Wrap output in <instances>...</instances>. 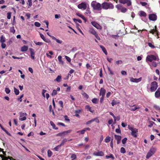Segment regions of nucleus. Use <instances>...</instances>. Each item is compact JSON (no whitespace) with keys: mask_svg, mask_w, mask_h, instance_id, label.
I'll list each match as a JSON object with an SVG mask.
<instances>
[{"mask_svg":"<svg viewBox=\"0 0 160 160\" xmlns=\"http://www.w3.org/2000/svg\"><path fill=\"white\" fill-rule=\"evenodd\" d=\"M65 58L67 61L69 62H70L71 61V59L68 56H65Z\"/></svg>","mask_w":160,"mask_h":160,"instance_id":"obj_57","label":"nucleus"},{"mask_svg":"<svg viewBox=\"0 0 160 160\" xmlns=\"http://www.w3.org/2000/svg\"><path fill=\"white\" fill-rule=\"evenodd\" d=\"M82 95L84 97L86 98H88V95L85 92H84L82 94Z\"/></svg>","mask_w":160,"mask_h":160,"instance_id":"obj_64","label":"nucleus"},{"mask_svg":"<svg viewBox=\"0 0 160 160\" xmlns=\"http://www.w3.org/2000/svg\"><path fill=\"white\" fill-rule=\"evenodd\" d=\"M85 130L83 129L81 131H78L77 132V133H80L81 134H83L85 133Z\"/></svg>","mask_w":160,"mask_h":160,"instance_id":"obj_58","label":"nucleus"},{"mask_svg":"<svg viewBox=\"0 0 160 160\" xmlns=\"http://www.w3.org/2000/svg\"><path fill=\"white\" fill-rule=\"evenodd\" d=\"M80 53H76L74 55L73 57V59H75L76 58H80Z\"/></svg>","mask_w":160,"mask_h":160,"instance_id":"obj_44","label":"nucleus"},{"mask_svg":"<svg viewBox=\"0 0 160 160\" xmlns=\"http://www.w3.org/2000/svg\"><path fill=\"white\" fill-rule=\"evenodd\" d=\"M148 44L149 46L152 48H155V47L153 44H152V43L148 42Z\"/></svg>","mask_w":160,"mask_h":160,"instance_id":"obj_49","label":"nucleus"},{"mask_svg":"<svg viewBox=\"0 0 160 160\" xmlns=\"http://www.w3.org/2000/svg\"><path fill=\"white\" fill-rule=\"evenodd\" d=\"M152 66L153 67H156L157 66V63L155 62H153L152 64Z\"/></svg>","mask_w":160,"mask_h":160,"instance_id":"obj_63","label":"nucleus"},{"mask_svg":"<svg viewBox=\"0 0 160 160\" xmlns=\"http://www.w3.org/2000/svg\"><path fill=\"white\" fill-rule=\"evenodd\" d=\"M57 94V92L56 90L54 89L53 90L52 92L51 95L52 96H55Z\"/></svg>","mask_w":160,"mask_h":160,"instance_id":"obj_50","label":"nucleus"},{"mask_svg":"<svg viewBox=\"0 0 160 160\" xmlns=\"http://www.w3.org/2000/svg\"><path fill=\"white\" fill-rule=\"evenodd\" d=\"M29 50L30 52L31 58L33 60H34L35 59V52L34 50L32 48H30Z\"/></svg>","mask_w":160,"mask_h":160,"instance_id":"obj_10","label":"nucleus"},{"mask_svg":"<svg viewBox=\"0 0 160 160\" xmlns=\"http://www.w3.org/2000/svg\"><path fill=\"white\" fill-rule=\"evenodd\" d=\"M94 121V120H93V119H92L90 120H89V121H88L86 122V124L87 125L90 124Z\"/></svg>","mask_w":160,"mask_h":160,"instance_id":"obj_62","label":"nucleus"},{"mask_svg":"<svg viewBox=\"0 0 160 160\" xmlns=\"http://www.w3.org/2000/svg\"><path fill=\"white\" fill-rule=\"evenodd\" d=\"M142 80V78H131L130 81L131 82H134L138 83L140 82Z\"/></svg>","mask_w":160,"mask_h":160,"instance_id":"obj_14","label":"nucleus"},{"mask_svg":"<svg viewBox=\"0 0 160 160\" xmlns=\"http://www.w3.org/2000/svg\"><path fill=\"white\" fill-rule=\"evenodd\" d=\"M1 46L2 48L3 49L5 48L6 47V44L4 42L1 43Z\"/></svg>","mask_w":160,"mask_h":160,"instance_id":"obj_61","label":"nucleus"},{"mask_svg":"<svg viewBox=\"0 0 160 160\" xmlns=\"http://www.w3.org/2000/svg\"><path fill=\"white\" fill-rule=\"evenodd\" d=\"M50 124L52 126V128L56 130H57L58 129V128H56L55 125L54 124V122L52 121L50 122Z\"/></svg>","mask_w":160,"mask_h":160,"instance_id":"obj_34","label":"nucleus"},{"mask_svg":"<svg viewBox=\"0 0 160 160\" xmlns=\"http://www.w3.org/2000/svg\"><path fill=\"white\" fill-rule=\"evenodd\" d=\"M128 140V139L127 138H124L122 140V144H124L126 143V141H127Z\"/></svg>","mask_w":160,"mask_h":160,"instance_id":"obj_51","label":"nucleus"},{"mask_svg":"<svg viewBox=\"0 0 160 160\" xmlns=\"http://www.w3.org/2000/svg\"><path fill=\"white\" fill-rule=\"evenodd\" d=\"M119 1L120 3L122 4L127 3L128 6L131 5V2L130 0H119Z\"/></svg>","mask_w":160,"mask_h":160,"instance_id":"obj_12","label":"nucleus"},{"mask_svg":"<svg viewBox=\"0 0 160 160\" xmlns=\"http://www.w3.org/2000/svg\"><path fill=\"white\" fill-rule=\"evenodd\" d=\"M85 108L91 112L93 113L94 112V110L92 109V108L90 107L89 105H86L85 107Z\"/></svg>","mask_w":160,"mask_h":160,"instance_id":"obj_27","label":"nucleus"},{"mask_svg":"<svg viewBox=\"0 0 160 160\" xmlns=\"http://www.w3.org/2000/svg\"><path fill=\"white\" fill-rule=\"evenodd\" d=\"M139 15L141 17H146L147 16L146 13L142 11L139 12L138 13Z\"/></svg>","mask_w":160,"mask_h":160,"instance_id":"obj_21","label":"nucleus"},{"mask_svg":"<svg viewBox=\"0 0 160 160\" xmlns=\"http://www.w3.org/2000/svg\"><path fill=\"white\" fill-rule=\"evenodd\" d=\"M76 15L77 16L79 17H80L81 18L83 16L82 14H81V13H80L79 12L77 13H76Z\"/></svg>","mask_w":160,"mask_h":160,"instance_id":"obj_60","label":"nucleus"},{"mask_svg":"<svg viewBox=\"0 0 160 160\" xmlns=\"http://www.w3.org/2000/svg\"><path fill=\"white\" fill-rule=\"evenodd\" d=\"M5 91L7 94H9L10 92V90L8 88H6L5 89Z\"/></svg>","mask_w":160,"mask_h":160,"instance_id":"obj_55","label":"nucleus"},{"mask_svg":"<svg viewBox=\"0 0 160 160\" xmlns=\"http://www.w3.org/2000/svg\"><path fill=\"white\" fill-rule=\"evenodd\" d=\"M77 157L76 155L74 153H73L71 154V158L72 159V160H73L76 159Z\"/></svg>","mask_w":160,"mask_h":160,"instance_id":"obj_42","label":"nucleus"},{"mask_svg":"<svg viewBox=\"0 0 160 160\" xmlns=\"http://www.w3.org/2000/svg\"><path fill=\"white\" fill-rule=\"evenodd\" d=\"M113 8V5L110 3L104 2L102 4V8L104 9H112Z\"/></svg>","mask_w":160,"mask_h":160,"instance_id":"obj_2","label":"nucleus"},{"mask_svg":"<svg viewBox=\"0 0 160 160\" xmlns=\"http://www.w3.org/2000/svg\"><path fill=\"white\" fill-rule=\"evenodd\" d=\"M49 53H46V55L47 56L50 58H52V56L51 55H52L53 54V52L52 51H48Z\"/></svg>","mask_w":160,"mask_h":160,"instance_id":"obj_23","label":"nucleus"},{"mask_svg":"<svg viewBox=\"0 0 160 160\" xmlns=\"http://www.w3.org/2000/svg\"><path fill=\"white\" fill-rule=\"evenodd\" d=\"M71 130H68L66 131H63L62 132V135H66L68 133H70L71 132Z\"/></svg>","mask_w":160,"mask_h":160,"instance_id":"obj_32","label":"nucleus"},{"mask_svg":"<svg viewBox=\"0 0 160 160\" xmlns=\"http://www.w3.org/2000/svg\"><path fill=\"white\" fill-rule=\"evenodd\" d=\"M119 103V101H116L114 100H113L112 101V102L111 103L112 105L113 106Z\"/></svg>","mask_w":160,"mask_h":160,"instance_id":"obj_33","label":"nucleus"},{"mask_svg":"<svg viewBox=\"0 0 160 160\" xmlns=\"http://www.w3.org/2000/svg\"><path fill=\"white\" fill-rule=\"evenodd\" d=\"M92 24L96 28L98 29H102L101 26L98 23L95 21L91 22Z\"/></svg>","mask_w":160,"mask_h":160,"instance_id":"obj_11","label":"nucleus"},{"mask_svg":"<svg viewBox=\"0 0 160 160\" xmlns=\"http://www.w3.org/2000/svg\"><path fill=\"white\" fill-rule=\"evenodd\" d=\"M27 4L28 5V8H30L32 5V0H28Z\"/></svg>","mask_w":160,"mask_h":160,"instance_id":"obj_30","label":"nucleus"},{"mask_svg":"<svg viewBox=\"0 0 160 160\" xmlns=\"http://www.w3.org/2000/svg\"><path fill=\"white\" fill-rule=\"evenodd\" d=\"M110 139L111 137L109 136H108L105 139V142L107 143L108 142L110 141Z\"/></svg>","mask_w":160,"mask_h":160,"instance_id":"obj_38","label":"nucleus"},{"mask_svg":"<svg viewBox=\"0 0 160 160\" xmlns=\"http://www.w3.org/2000/svg\"><path fill=\"white\" fill-rule=\"evenodd\" d=\"M7 18L8 19H10L11 18V12H8L7 13Z\"/></svg>","mask_w":160,"mask_h":160,"instance_id":"obj_54","label":"nucleus"},{"mask_svg":"<svg viewBox=\"0 0 160 160\" xmlns=\"http://www.w3.org/2000/svg\"><path fill=\"white\" fill-rule=\"evenodd\" d=\"M149 19L152 21H156L157 18V16L155 14H150L149 16Z\"/></svg>","mask_w":160,"mask_h":160,"instance_id":"obj_13","label":"nucleus"},{"mask_svg":"<svg viewBox=\"0 0 160 160\" xmlns=\"http://www.w3.org/2000/svg\"><path fill=\"white\" fill-rule=\"evenodd\" d=\"M106 91L105 89L103 88H101L100 90L99 95H101L102 96H104Z\"/></svg>","mask_w":160,"mask_h":160,"instance_id":"obj_18","label":"nucleus"},{"mask_svg":"<svg viewBox=\"0 0 160 160\" xmlns=\"http://www.w3.org/2000/svg\"><path fill=\"white\" fill-rule=\"evenodd\" d=\"M78 8L80 9H82L84 10L86 9L87 6L86 3L82 2L78 4Z\"/></svg>","mask_w":160,"mask_h":160,"instance_id":"obj_9","label":"nucleus"},{"mask_svg":"<svg viewBox=\"0 0 160 160\" xmlns=\"http://www.w3.org/2000/svg\"><path fill=\"white\" fill-rule=\"evenodd\" d=\"M98 99L95 98H93L92 100V103L94 104L97 103L98 102Z\"/></svg>","mask_w":160,"mask_h":160,"instance_id":"obj_40","label":"nucleus"},{"mask_svg":"<svg viewBox=\"0 0 160 160\" xmlns=\"http://www.w3.org/2000/svg\"><path fill=\"white\" fill-rule=\"evenodd\" d=\"M150 33H152L153 34H156L158 35V32L157 30H156V27H155V28L151 30L150 31Z\"/></svg>","mask_w":160,"mask_h":160,"instance_id":"obj_20","label":"nucleus"},{"mask_svg":"<svg viewBox=\"0 0 160 160\" xmlns=\"http://www.w3.org/2000/svg\"><path fill=\"white\" fill-rule=\"evenodd\" d=\"M154 107L156 110L160 112V107L159 106L157 105H154Z\"/></svg>","mask_w":160,"mask_h":160,"instance_id":"obj_47","label":"nucleus"},{"mask_svg":"<svg viewBox=\"0 0 160 160\" xmlns=\"http://www.w3.org/2000/svg\"><path fill=\"white\" fill-rule=\"evenodd\" d=\"M106 158L107 159H108L109 158H111L113 160L114 159V157L113 156V155L112 154H110L109 156L106 155Z\"/></svg>","mask_w":160,"mask_h":160,"instance_id":"obj_36","label":"nucleus"},{"mask_svg":"<svg viewBox=\"0 0 160 160\" xmlns=\"http://www.w3.org/2000/svg\"><path fill=\"white\" fill-rule=\"evenodd\" d=\"M34 42L37 45L41 46L43 44V43L41 42L34 41Z\"/></svg>","mask_w":160,"mask_h":160,"instance_id":"obj_46","label":"nucleus"},{"mask_svg":"<svg viewBox=\"0 0 160 160\" xmlns=\"http://www.w3.org/2000/svg\"><path fill=\"white\" fill-rule=\"evenodd\" d=\"M28 49V47L27 46L24 45L21 48V51L22 52H26Z\"/></svg>","mask_w":160,"mask_h":160,"instance_id":"obj_22","label":"nucleus"},{"mask_svg":"<svg viewBox=\"0 0 160 160\" xmlns=\"http://www.w3.org/2000/svg\"><path fill=\"white\" fill-rule=\"evenodd\" d=\"M155 96L156 98L160 97V88H159L155 92Z\"/></svg>","mask_w":160,"mask_h":160,"instance_id":"obj_19","label":"nucleus"},{"mask_svg":"<svg viewBox=\"0 0 160 160\" xmlns=\"http://www.w3.org/2000/svg\"><path fill=\"white\" fill-rule=\"evenodd\" d=\"M73 21L75 23H76L77 22H78L80 23H82V21L80 19H76L75 18H73Z\"/></svg>","mask_w":160,"mask_h":160,"instance_id":"obj_41","label":"nucleus"},{"mask_svg":"<svg viewBox=\"0 0 160 160\" xmlns=\"http://www.w3.org/2000/svg\"><path fill=\"white\" fill-rule=\"evenodd\" d=\"M91 6L94 10H100L102 9V6L100 3L93 1L91 4Z\"/></svg>","mask_w":160,"mask_h":160,"instance_id":"obj_1","label":"nucleus"},{"mask_svg":"<svg viewBox=\"0 0 160 160\" xmlns=\"http://www.w3.org/2000/svg\"><path fill=\"white\" fill-rule=\"evenodd\" d=\"M94 156H102L104 155V153L102 151L95 152L93 153Z\"/></svg>","mask_w":160,"mask_h":160,"instance_id":"obj_15","label":"nucleus"},{"mask_svg":"<svg viewBox=\"0 0 160 160\" xmlns=\"http://www.w3.org/2000/svg\"><path fill=\"white\" fill-rule=\"evenodd\" d=\"M157 59H158V57L157 55L156 54L155 55H151L147 56L146 57V61L147 62H151L153 60L155 61L157 60Z\"/></svg>","mask_w":160,"mask_h":160,"instance_id":"obj_4","label":"nucleus"},{"mask_svg":"<svg viewBox=\"0 0 160 160\" xmlns=\"http://www.w3.org/2000/svg\"><path fill=\"white\" fill-rule=\"evenodd\" d=\"M156 150L157 148L155 147H152L151 148L147 153L146 156V158L148 159L151 157L155 153Z\"/></svg>","mask_w":160,"mask_h":160,"instance_id":"obj_5","label":"nucleus"},{"mask_svg":"<svg viewBox=\"0 0 160 160\" xmlns=\"http://www.w3.org/2000/svg\"><path fill=\"white\" fill-rule=\"evenodd\" d=\"M20 116L19 120L21 121L25 120L26 119V116H27V114L26 113L22 112H20Z\"/></svg>","mask_w":160,"mask_h":160,"instance_id":"obj_7","label":"nucleus"},{"mask_svg":"<svg viewBox=\"0 0 160 160\" xmlns=\"http://www.w3.org/2000/svg\"><path fill=\"white\" fill-rule=\"evenodd\" d=\"M150 90L151 92L155 91L158 87V83L156 82H153L151 83Z\"/></svg>","mask_w":160,"mask_h":160,"instance_id":"obj_6","label":"nucleus"},{"mask_svg":"<svg viewBox=\"0 0 160 160\" xmlns=\"http://www.w3.org/2000/svg\"><path fill=\"white\" fill-rule=\"evenodd\" d=\"M40 35L41 38L45 42L49 43H50L51 41L48 38H46L42 34L40 33Z\"/></svg>","mask_w":160,"mask_h":160,"instance_id":"obj_16","label":"nucleus"},{"mask_svg":"<svg viewBox=\"0 0 160 160\" xmlns=\"http://www.w3.org/2000/svg\"><path fill=\"white\" fill-rule=\"evenodd\" d=\"M5 41V38L3 36H2L0 37V42L1 43L4 42Z\"/></svg>","mask_w":160,"mask_h":160,"instance_id":"obj_31","label":"nucleus"},{"mask_svg":"<svg viewBox=\"0 0 160 160\" xmlns=\"http://www.w3.org/2000/svg\"><path fill=\"white\" fill-rule=\"evenodd\" d=\"M14 91L15 94L16 95H18L19 93V91L18 89H17L15 87L14 88Z\"/></svg>","mask_w":160,"mask_h":160,"instance_id":"obj_37","label":"nucleus"},{"mask_svg":"<svg viewBox=\"0 0 160 160\" xmlns=\"http://www.w3.org/2000/svg\"><path fill=\"white\" fill-rule=\"evenodd\" d=\"M47 153L48 157L49 158L51 157L52 155V152L50 150H48Z\"/></svg>","mask_w":160,"mask_h":160,"instance_id":"obj_35","label":"nucleus"},{"mask_svg":"<svg viewBox=\"0 0 160 160\" xmlns=\"http://www.w3.org/2000/svg\"><path fill=\"white\" fill-rule=\"evenodd\" d=\"M116 8L118 9L121 11V12L123 13L125 12L127 10L126 8L122 7L121 5H118L116 6Z\"/></svg>","mask_w":160,"mask_h":160,"instance_id":"obj_8","label":"nucleus"},{"mask_svg":"<svg viewBox=\"0 0 160 160\" xmlns=\"http://www.w3.org/2000/svg\"><path fill=\"white\" fill-rule=\"evenodd\" d=\"M128 129L131 131V134L134 138L137 137V133L138 132V129L136 128H134L133 127L131 126L130 125L128 126Z\"/></svg>","mask_w":160,"mask_h":160,"instance_id":"obj_3","label":"nucleus"},{"mask_svg":"<svg viewBox=\"0 0 160 160\" xmlns=\"http://www.w3.org/2000/svg\"><path fill=\"white\" fill-rule=\"evenodd\" d=\"M65 118V120L67 122H69L70 119L68 118V116L67 115H65L64 116Z\"/></svg>","mask_w":160,"mask_h":160,"instance_id":"obj_59","label":"nucleus"},{"mask_svg":"<svg viewBox=\"0 0 160 160\" xmlns=\"http://www.w3.org/2000/svg\"><path fill=\"white\" fill-rule=\"evenodd\" d=\"M0 127L1 128V129L3 131H4L8 135H10V134L8 132L3 128L0 124Z\"/></svg>","mask_w":160,"mask_h":160,"instance_id":"obj_39","label":"nucleus"},{"mask_svg":"<svg viewBox=\"0 0 160 160\" xmlns=\"http://www.w3.org/2000/svg\"><path fill=\"white\" fill-rule=\"evenodd\" d=\"M130 107L131 108L130 109V110L132 111H135L137 109L139 108V107H136L135 105H134L133 106L130 105Z\"/></svg>","mask_w":160,"mask_h":160,"instance_id":"obj_24","label":"nucleus"},{"mask_svg":"<svg viewBox=\"0 0 160 160\" xmlns=\"http://www.w3.org/2000/svg\"><path fill=\"white\" fill-rule=\"evenodd\" d=\"M67 141V139L66 138L64 139L62 141L61 144L60 145H61V146L63 145Z\"/></svg>","mask_w":160,"mask_h":160,"instance_id":"obj_56","label":"nucleus"},{"mask_svg":"<svg viewBox=\"0 0 160 160\" xmlns=\"http://www.w3.org/2000/svg\"><path fill=\"white\" fill-rule=\"evenodd\" d=\"M100 48L102 49V51L106 55H107V52L105 48L102 45L100 46Z\"/></svg>","mask_w":160,"mask_h":160,"instance_id":"obj_28","label":"nucleus"},{"mask_svg":"<svg viewBox=\"0 0 160 160\" xmlns=\"http://www.w3.org/2000/svg\"><path fill=\"white\" fill-rule=\"evenodd\" d=\"M47 92V90L45 89H43L42 90V94L43 97L45 98V93Z\"/></svg>","mask_w":160,"mask_h":160,"instance_id":"obj_52","label":"nucleus"},{"mask_svg":"<svg viewBox=\"0 0 160 160\" xmlns=\"http://www.w3.org/2000/svg\"><path fill=\"white\" fill-rule=\"evenodd\" d=\"M120 152L122 153H125L126 152L125 149L123 147H121L120 149Z\"/></svg>","mask_w":160,"mask_h":160,"instance_id":"obj_48","label":"nucleus"},{"mask_svg":"<svg viewBox=\"0 0 160 160\" xmlns=\"http://www.w3.org/2000/svg\"><path fill=\"white\" fill-rule=\"evenodd\" d=\"M61 79L62 78L61 76L58 75V76L54 80V81L59 82L61 81Z\"/></svg>","mask_w":160,"mask_h":160,"instance_id":"obj_29","label":"nucleus"},{"mask_svg":"<svg viewBox=\"0 0 160 160\" xmlns=\"http://www.w3.org/2000/svg\"><path fill=\"white\" fill-rule=\"evenodd\" d=\"M114 138L117 141V143L118 144H119L121 141V136L118 135H115Z\"/></svg>","mask_w":160,"mask_h":160,"instance_id":"obj_17","label":"nucleus"},{"mask_svg":"<svg viewBox=\"0 0 160 160\" xmlns=\"http://www.w3.org/2000/svg\"><path fill=\"white\" fill-rule=\"evenodd\" d=\"M89 32L94 35L97 33L96 31L92 28H90L89 30Z\"/></svg>","mask_w":160,"mask_h":160,"instance_id":"obj_25","label":"nucleus"},{"mask_svg":"<svg viewBox=\"0 0 160 160\" xmlns=\"http://www.w3.org/2000/svg\"><path fill=\"white\" fill-rule=\"evenodd\" d=\"M34 25L37 27H39L40 26L41 24L38 22H35L34 23Z\"/></svg>","mask_w":160,"mask_h":160,"instance_id":"obj_53","label":"nucleus"},{"mask_svg":"<svg viewBox=\"0 0 160 160\" xmlns=\"http://www.w3.org/2000/svg\"><path fill=\"white\" fill-rule=\"evenodd\" d=\"M10 32L13 33H14L15 32V30L14 29V27L10 28Z\"/></svg>","mask_w":160,"mask_h":160,"instance_id":"obj_45","label":"nucleus"},{"mask_svg":"<svg viewBox=\"0 0 160 160\" xmlns=\"http://www.w3.org/2000/svg\"><path fill=\"white\" fill-rule=\"evenodd\" d=\"M61 145H59L56 147L54 148V149L56 151H58L59 149L61 147Z\"/></svg>","mask_w":160,"mask_h":160,"instance_id":"obj_43","label":"nucleus"},{"mask_svg":"<svg viewBox=\"0 0 160 160\" xmlns=\"http://www.w3.org/2000/svg\"><path fill=\"white\" fill-rule=\"evenodd\" d=\"M58 60L60 64L63 65L64 64V62L62 60V57L61 56H59L58 58Z\"/></svg>","mask_w":160,"mask_h":160,"instance_id":"obj_26","label":"nucleus"}]
</instances>
